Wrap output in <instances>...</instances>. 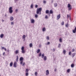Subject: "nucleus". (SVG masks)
<instances>
[{
    "label": "nucleus",
    "mask_w": 76,
    "mask_h": 76,
    "mask_svg": "<svg viewBox=\"0 0 76 76\" xmlns=\"http://www.w3.org/2000/svg\"><path fill=\"white\" fill-rule=\"evenodd\" d=\"M68 24H67L66 25V27H68Z\"/></svg>",
    "instance_id": "51"
},
{
    "label": "nucleus",
    "mask_w": 76,
    "mask_h": 76,
    "mask_svg": "<svg viewBox=\"0 0 76 76\" xmlns=\"http://www.w3.org/2000/svg\"><path fill=\"white\" fill-rule=\"evenodd\" d=\"M26 37V36L25 35H23V36L22 37L23 39H25V37Z\"/></svg>",
    "instance_id": "24"
},
{
    "label": "nucleus",
    "mask_w": 76,
    "mask_h": 76,
    "mask_svg": "<svg viewBox=\"0 0 76 76\" xmlns=\"http://www.w3.org/2000/svg\"><path fill=\"white\" fill-rule=\"evenodd\" d=\"M0 76H1L0 75Z\"/></svg>",
    "instance_id": "64"
},
{
    "label": "nucleus",
    "mask_w": 76,
    "mask_h": 76,
    "mask_svg": "<svg viewBox=\"0 0 76 76\" xmlns=\"http://www.w3.org/2000/svg\"><path fill=\"white\" fill-rule=\"evenodd\" d=\"M10 67H12V66H13V62H11L10 64Z\"/></svg>",
    "instance_id": "15"
},
{
    "label": "nucleus",
    "mask_w": 76,
    "mask_h": 76,
    "mask_svg": "<svg viewBox=\"0 0 76 76\" xmlns=\"http://www.w3.org/2000/svg\"><path fill=\"white\" fill-rule=\"evenodd\" d=\"M48 17L47 15H46L45 18V19H48Z\"/></svg>",
    "instance_id": "37"
},
{
    "label": "nucleus",
    "mask_w": 76,
    "mask_h": 76,
    "mask_svg": "<svg viewBox=\"0 0 76 76\" xmlns=\"http://www.w3.org/2000/svg\"><path fill=\"white\" fill-rule=\"evenodd\" d=\"M9 12L10 13H12L13 10H12V7H10L9 8Z\"/></svg>",
    "instance_id": "3"
},
{
    "label": "nucleus",
    "mask_w": 76,
    "mask_h": 76,
    "mask_svg": "<svg viewBox=\"0 0 76 76\" xmlns=\"http://www.w3.org/2000/svg\"><path fill=\"white\" fill-rule=\"evenodd\" d=\"M3 37H4V34H1L0 35V37L1 38H3Z\"/></svg>",
    "instance_id": "13"
},
{
    "label": "nucleus",
    "mask_w": 76,
    "mask_h": 76,
    "mask_svg": "<svg viewBox=\"0 0 76 76\" xmlns=\"http://www.w3.org/2000/svg\"><path fill=\"white\" fill-rule=\"evenodd\" d=\"M75 55H76V53H73L72 54V57H74L75 56Z\"/></svg>",
    "instance_id": "19"
},
{
    "label": "nucleus",
    "mask_w": 76,
    "mask_h": 76,
    "mask_svg": "<svg viewBox=\"0 0 76 76\" xmlns=\"http://www.w3.org/2000/svg\"><path fill=\"white\" fill-rule=\"evenodd\" d=\"M54 72H57V69H54Z\"/></svg>",
    "instance_id": "50"
},
{
    "label": "nucleus",
    "mask_w": 76,
    "mask_h": 76,
    "mask_svg": "<svg viewBox=\"0 0 76 76\" xmlns=\"http://www.w3.org/2000/svg\"><path fill=\"white\" fill-rule=\"evenodd\" d=\"M54 6L55 7H56L57 6V3L54 4Z\"/></svg>",
    "instance_id": "27"
},
{
    "label": "nucleus",
    "mask_w": 76,
    "mask_h": 76,
    "mask_svg": "<svg viewBox=\"0 0 76 76\" xmlns=\"http://www.w3.org/2000/svg\"><path fill=\"white\" fill-rule=\"evenodd\" d=\"M4 50H5V51H6V48H4Z\"/></svg>",
    "instance_id": "58"
},
{
    "label": "nucleus",
    "mask_w": 76,
    "mask_h": 76,
    "mask_svg": "<svg viewBox=\"0 0 76 76\" xmlns=\"http://www.w3.org/2000/svg\"><path fill=\"white\" fill-rule=\"evenodd\" d=\"M66 51L65 50H64L63 51V53L64 54H66Z\"/></svg>",
    "instance_id": "22"
},
{
    "label": "nucleus",
    "mask_w": 76,
    "mask_h": 76,
    "mask_svg": "<svg viewBox=\"0 0 76 76\" xmlns=\"http://www.w3.org/2000/svg\"><path fill=\"white\" fill-rule=\"evenodd\" d=\"M18 9H16L15 10V12L16 13H17V12H18Z\"/></svg>",
    "instance_id": "41"
},
{
    "label": "nucleus",
    "mask_w": 76,
    "mask_h": 76,
    "mask_svg": "<svg viewBox=\"0 0 76 76\" xmlns=\"http://www.w3.org/2000/svg\"><path fill=\"white\" fill-rule=\"evenodd\" d=\"M26 76H28L29 74L28 72H26L25 73Z\"/></svg>",
    "instance_id": "30"
},
{
    "label": "nucleus",
    "mask_w": 76,
    "mask_h": 76,
    "mask_svg": "<svg viewBox=\"0 0 76 76\" xmlns=\"http://www.w3.org/2000/svg\"><path fill=\"white\" fill-rule=\"evenodd\" d=\"M43 3H44V4L46 3V1H43Z\"/></svg>",
    "instance_id": "44"
},
{
    "label": "nucleus",
    "mask_w": 76,
    "mask_h": 76,
    "mask_svg": "<svg viewBox=\"0 0 76 76\" xmlns=\"http://www.w3.org/2000/svg\"><path fill=\"white\" fill-rule=\"evenodd\" d=\"M46 13V14H48L49 13V10H46L45 12Z\"/></svg>",
    "instance_id": "23"
},
{
    "label": "nucleus",
    "mask_w": 76,
    "mask_h": 76,
    "mask_svg": "<svg viewBox=\"0 0 76 76\" xmlns=\"http://www.w3.org/2000/svg\"><path fill=\"white\" fill-rule=\"evenodd\" d=\"M62 25H64V21H63V22L61 23Z\"/></svg>",
    "instance_id": "47"
},
{
    "label": "nucleus",
    "mask_w": 76,
    "mask_h": 76,
    "mask_svg": "<svg viewBox=\"0 0 76 76\" xmlns=\"http://www.w3.org/2000/svg\"><path fill=\"white\" fill-rule=\"evenodd\" d=\"M28 72H29V69H26V72H27V73H28Z\"/></svg>",
    "instance_id": "34"
},
{
    "label": "nucleus",
    "mask_w": 76,
    "mask_h": 76,
    "mask_svg": "<svg viewBox=\"0 0 76 76\" xmlns=\"http://www.w3.org/2000/svg\"><path fill=\"white\" fill-rule=\"evenodd\" d=\"M51 50H53L52 49Z\"/></svg>",
    "instance_id": "63"
},
{
    "label": "nucleus",
    "mask_w": 76,
    "mask_h": 76,
    "mask_svg": "<svg viewBox=\"0 0 76 76\" xmlns=\"http://www.w3.org/2000/svg\"><path fill=\"white\" fill-rule=\"evenodd\" d=\"M46 75H49V71H48V70H46Z\"/></svg>",
    "instance_id": "11"
},
{
    "label": "nucleus",
    "mask_w": 76,
    "mask_h": 76,
    "mask_svg": "<svg viewBox=\"0 0 76 76\" xmlns=\"http://www.w3.org/2000/svg\"><path fill=\"white\" fill-rule=\"evenodd\" d=\"M7 52H9V49H8L7 50Z\"/></svg>",
    "instance_id": "59"
},
{
    "label": "nucleus",
    "mask_w": 76,
    "mask_h": 76,
    "mask_svg": "<svg viewBox=\"0 0 76 76\" xmlns=\"http://www.w3.org/2000/svg\"><path fill=\"white\" fill-rule=\"evenodd\" d=\"M42 10V8H39L37 10L36 13L37 14H39L40 15L41 14V10Z\"/></svg>",
    "instance_id": "1"
},
{
    "label": "nucleus",
    "mask_w": 76,
    "mask_h": 76,
    "mask_svg": "<svg viewBox=\"0 0 76 76\" xmlns=\"http://www.w3.org/2000/svg\"><path fill=\"white\" fill-rule=\"evenodd\" d=\"M74 30H75V31H76V27L75 28V29H74Z\"/></svg>",
    "instance_id": "57"
},
{
    "label": "nucleus",
    "mask_w": 76,
    "mask_h": 76,
    "mask_svg": "<svg viewBox=\"0 0 76 76\" xmlns=\"http://www.w3.org/2000/svg\"><path fill=\"white\" fill-rule=\"evenodd\" d=\"M38 15H37V14H35V17L36 18H38Z\"/></svg>",
    "instance_id": "28"
},
{
    "label": "nucleus",
    "mask_w": 76,
    "mask_h": 76,
    "mask_svg": "<svg viewBox=\"0 0 76 76\" xmlns=\"http://www.w3.org/2000/svg\"><path fill=\"white\" fill-rule=\"evenodd\" d=\"M35 75L36 76H37V75H38V74L37 73V72H36L35 73Z\"/></svg>",
    "instance_id": "42"
},
{
    "label": "nucleus",
    "mask_w": 76,
    "mask_h": 76,
    "mask_svg": "<svg viewBox=\"0 0 76 76\" xmlns=\"http://www.w3.org/2000/svg\"><path fill=\"white\" fill-rule=\"evenodd\" d=\"M69 19H70H70H71L70 16H69Z\"/></svg>",
    "instance_id": "61"
},
{
    "label": "nucleus",
    "mask_w": 76,
    "mask_h": 76,
    "mask_svg": "<svg viewBox=\"0 0 76 76\" xmlns=\"http://www.w3.org/2000/svg\"><path fill=\"white\" fill-rule=\"evenodd\" d=\"M30 7H31V8H33V4H31L30 6Z\"/></svg>",
    "instance_id": "35"
},
{
    "label": "nucleus",
    "mask_w": 76,
    "mask_h": 76,
    "mask_svg": "<svg viewBox=\"0 0 76 76\" xmlns=\"http://www.w3.org/2000/svg\"><path fill=\"white\" fill-rule=\"evenodd\" d=\"M68 10H70L72 9V7H71V5L70 4H68Z\"/></svg>",
    "instance_id": "5"
},
{
    "label": "nucleus",
    "mask_w": 76,
    "mask_h": 76,
    "mask_svg": "<svg viewBox=\"0 0 76 76\" xmlns=\"http://www.w3.org/2000/svg\"><path fill=\"white\" fill-rule=\"evenodd\" d=\"M41 54H42V53H40L39 54V57H41Z\"/></svg>",
    "instance_id": "32"
},
{
    "label": "nucleus",
    "mask_w": 76,
    "mask_h": 76,
    "mask_svg": "<svg viewBox=\"0 0 76 76\" xmlns=\"http://www.w3.org/2000/svg\"><path fill=\"white\" fill-rule=\"evenodd\" d=\"M10 20H11V21H13V17L10 16Z\"/></svg>",
    "instance_id": "10"
},
{
    "label": "nucleus",
    "mask_w": 76,
    "mask_h": 76,
    "mask_svg": "<svg viewBox=\"0 0 76 76\" xmlns=\"http://www.w3.org/2000/svg\"><path fill=\"white\" fill-rule=\"evenodd\" d=\"M16 65H17V63L16 62H15L13 64V67H16Z\"/></svg>",
    "instance_id": "8"
},
{
    "label": "nucleus",
    "mask_w": 76,
    "mask_h": 76,
    "mask_svg": "<svg viewBox=\"0 0 76 76\" xmlns=\"http://www.w3.org/2000/svg\"><path fill=\"white\" fill-rule=\"evenodd\" d=\"M23 66H24L25 64V63L24 62H23V63H22V64Z\"/></svg>",
    "instance_id": "40"
},
{
    "label": "nucleus",
    "mask_w": 76,
    "mask_h": 76,
    "mask_svg": "<svg viewBox=\"0 0 76 76\" xmlns=\"http://www.w3.org/2000/svg\"><path fill=\"white\" fill-rule=\"evenodd\" d=\"M5 54V52H4L3 53V55L4 56V55Z\"/></svg>",
    "instance_id": "54"
},
{
    "label": "nucleus",
    "mask_w": 76,
    "mask_h": 76,
    "mask_svg": "<svg viewBox=\"0 0 76 76\" xmlns=\"http://www.w3.org/2000/svg\"><path fill=\"white\" fill-rule=\"evenodd\" d=\"M59 41L60 42H62V39H61V38H60L59 39Z\"/></svg>",
    "instance_id": "18"
},
{
    "label": "nucleus",
    "mask_w": 76,
    "mask_h": 76,
    "mask_svg": "<svg viewBox=\"0 0 76 76\" xmlns=\"http://www.w3.org/2000/svg\"><path fill=\"white\" fill-rule=\"evenodd\" d=\"M24 50V47H22L21 48V50Z\"/></svg>",
    "instance_id": "39"
},
{
    "label": "nucleus",
    "mask_w": 76,
    "mask_h": 76,
    "mask_svg": "<svg viewBox=\"0 0 76 76\" xmlns=\"http://www.w3.org/2000/svg\"><path fill=\"white\" fill-rule=\"evenodd\" d=\"M60 46H61V44H59L58 46V48H60Z\"/></svg>",
    "instance_id": "38"
},
{
    "label": "nucleus",
    "mask_w": 76,
    "mask_h": 76,
    "mask_svg": "<svg viewBox=\"0 0 76 76\" xmlns=\"http://www.w3.org/2000/svg\"><path fill=\"white\" fill-rule=\"evenodd\" d=\"M51 2L52 3H53V0H52Z\"/></svg>",
    "instance_id": "62"
},
{
    "label": "nucleus",
    "mask_w": 76,
    "mask_h": 76,
    "mask_svg": "<svg viewBox=\"0 0 76 76\" xmlns=\"http://www.w3.org/2000/svg\"><path fill=\"white\" fill-rule=\"evenodd\" d=\"M70 72V69H68L67 70V73H69Z\"/></svg>",
    "instance_id": "20"
},
{
    "label": "nucleus",
    "mask_w": 76,
    "mask_h": 76,
    "mask_svg": "<svg viewBox=\"0 0 76 76\" xmlns=\"http://www.w3.org/2000/svg\"><path fill=\"white\" fill-rule=\"evenodd\" d=\"M35 7H36V8H37V7H38V5H35Z\"/></svg>",
    "instance_id": "48"
},
{
    "label": "nucleus",
    "mask_w": 76,
    "mask_h": 76,
    "mask_svg": "<svg viewBox=\"0 0 76 76\" xmlns=\"http://www.w3.org/2000/svg\"><path fill=\"white\" fill-rule=\"evenodd\" d=\"M50 39V38L49 37V36H47L46 37V39H47V40H49V39Z\"/></svg>",
    "instance_id": "29"
},
{
    "label": "nucleus",
    "mask_w": 76,
    "mask_h": 76,
    "mask_svg": "<svg viewBox=\"0 0 76 76\" xmlns=\"http://www.w3.org/2000/svg\"><path fill=\"white\" fill-rule=\"evenodd\" d=\"M18 59H19V57L18 56H17V58L16 60V61H17V62H18Z\"/></svg>",
    "instance_id": "14"
},
{
    "label": "nucleus",
    "mask_w": 76,
    "mask_h": 76,
    "mask_svg": "<svg viewBox=\"0 0 76 76\" xmlns=\"http://www.w3.org/2000/svg\"><path fill=\"white\" fill-rule=\"evenodd\" d=\"M4 16H5V17H7V14H5Z\"/></svg>",
    "instance_id": "53"
},
{
    "label": "nucleus",
    "mask_w": 76,
    "mask_h": 76,
    "mask_svg": "<svg viewBox=\"0 0 76 76\" xmlns=\"http://www.w3.org/2000/svg\"><path fill=\"white\" fill-rule=\"evenodd\" d=\"M15 3H17L18 0H14Z\"/></svg>",
    "instance_id": "46"
},
{
    "label": "nucleus",
    "mask_w": 76,
    "mask_h": 76,
    "mask_svg": "<svg viewBox=\"0 0 76 76\" xmlns=\"http://www.w3.org/2000/svg\"><path fill=\"white\" fill-rule=\"evenodd\" d=\"M30 47L31 48L32 47V43H30L29 45Z\"/></svg>",
    "instance_id": "25"
},
{
    "label": "nucleus",
    "mask_w": 76,
    "mask_h": 76,
    "mask_svg": "<svg viewBox=\"0 0 76 76\" xmlns=\"http://www.w3.org/2000/svg\"><path fill=\"white\" fill-rule=\"evenodd\" d=\"M76 30H73V32L74 34L76 33Z\"/></svg>",
    "instance_id": "33"
},
{
    "label": "nucleus",
    "mask_w": 76,
    "mask_h": 76,
    "mask_svg": "<svg viewBox=\"0 0 76 76\" xmlns=\"http://www.w3.org/2000/svg\"><path fill=\"white\" fill-rule=\"evenodd\" d=\"M21 53L23 54H24V53H25V50H22Z\"/></svg>",
    "instance_id": "17"
},
{
    "label": "nucleus",
    "mask_w": 76,
    "mask_h": 76,
    "mask_svg": "<svg viewBox=\"0 0 76 76\" xmlns=\"http://www.w3.org/2000/svg\"><path fill=\"white\" fill-rule=\"evenodd\" d=\"M71 67H74V64H72L71 65Z\"/></svg>",
    "instance_id": "31"
},
{
    "label": "nucleus",
    "mask_w": 76,
    "mask_h": 76,
    "mask_svg": "<svg viewBox=\"0 0 76 76\" xmlns=\"http://www.w3.org/2000/svg\"><path fill=\"white\" fill-rule=\"evenodd\" d=\"M75 51V49H73L72 50V52H74Z\"/></svg>",
    "instance_id": "45"
},
{
    "label": "nucleus",
    "mask_w": 76,
    "mask_h": 76,
    "mask_svg": "<svg viewBox=\"0 0 76 76\" xmlns=\"http://www.w3.org/2000/svg\"><path fill=\"white\" fill-rule=\"evenodd\" d=\"M14 23L13 22H11V25H13Z\"/></svg>",
    "instance_id": "49"
},
{
    "label": "nucleus",
    "mask_w": 76,
    "mask_h": 76,
    "mask_svg": "<svg viewBox=\"0 0 76 76\" xmlns=\"http://www.w3.org/2000/svg\"><path fill=\"white\" fill-rule=\"evenodd\" d=\"M67 19H69V14H67Z\"/></svg>",
    "instance_id": "55"
},
{
    "label": "nucleus",
    "mask_w": 76,
    "mask_h": 76,
    "mask_svg": "<svg viewBox=\"0 0 76 76\" xmlns=\"http://www.w3.org/2000/svg\"><path fill=\"white\" fill-rule=\"evenodd\" d=\"M19 50H16L14 52L15 54H18V53H19Z\"/></svg>",
    "instance_id": "9"
},
{
    "label": "nucleus",
    "mask_w": 76,
    "mask_h": 76,
    "mask_svg": "<svg viewBox=\"0 0 76 76\" xmlns=\"http://www.w3.org/2000/svg\"><path fill=\"white\" fill-rule=\"evenodd\" d=\"M2 22H4V20H2Z\"/></svg>",
    "instance_id": "56"
},
{
    "label": "nucleus",
    "mask_w": 76,
    "mask_h": 76,
    "mask_svg": "<svg viewBox=\"0 0 76 76\" xmlns=\"http://www.w3.org/2000/svg\"><path fill=\"white\" fill-rule=\"evenodd\" d=\"M50 44V42H48L47 43H45V45H49Z\"/></svg>",
    "instance_id": "21"
},
{
    "label": "nucleus",
    "mask_w": 76,
    "mask_h": 76,
    "mask_svg": "<svg viewBox=\"0 0 76 76\" xmlns=\"http://www.w3.org/2000/svg\"><path fill=\"white\" fill-rule=\"evenodd\" d=\"M61 16L60 14H59L57 16V18L56 19L57 20H59V19H60Z\"/></svg>",
    "instance_id": "6"
},
{
    "label": "nucleus",
    "mask_w": 76,
    "mask_h": 76,
    "mask_svg": "<svg viewBox=\"0 0 76 76\" xmlns=\"http://www.w3.org/2000/svg\"><path fill=\"white\" fill-rule=\"evenodd\" d=\"M46 30V29L44 27L42 29V31L43 32H45Z\"/></svg>",
    "instance_id": "12"
},
{
    "label": "nucleus",
    "mask_w": 76,
    "mask_h": 76,
    "mask_svg": "<svg viewBox=\"0 0 76 76\" xmlns=\"http://www.w3.org/2000/svg\"><path fill=\"white\" fill-rule=\"evenodd\" d=\"M69 55L70 56L71 55V52H70V51L69 52Z\"/></svg>",
    "instance_id": "43"
},
{
    "label": "nucleus",
    "mask_w": 76,
    "mask_h": 76,
    "mask_svg": "<svg viewBox=\"0 0 76 76\" xmlns=\"http://www.w3.org/2000/svg\"><path fill=\"white\" fill-rule=\"evenodd\" d=\"M4 47H2V48H1V49L2 50H3V49H4Z\"/></svg>",
    "instance_id": "52"
},
{
    "label": "nucleus",
    "mask_w": 76,
    "mask_h": 76,
    "mask_svg": "<svg viewBox=\"0 0 76 76\" xmlns=\"http://www.w3.org/2000/svg\"><path fill=\"white\" fill-rule=\"evenodd\" d=\"M41 45H39V47H41Z\"/></svg>",
    "instance_id": "60"
},
{
    "label": "nucleus",
    "mask_w": 76,
    "mask_h": 76,
    "mask_svg": "<svg viewBox=\"0 0 76 76\" xmlns=\"http://www.w3.org/2000/svg\"><path fill=\"white\" fill-rule=\"evenodd\" d=\"M50 14H52V13H53V11H52V10H50Z\"/></svg>",
    "instance_id": "26"
},
{
    "label": "nucleus",
    "mask_w": 76,
    "mask_h": 76,
    "mask_svg": "<svg viewBox=\"0 0 76 76\" xmlns=\"http://www.w3.org/2000/svg\"><path fill=\"white\" fill-rule=\"evenodd\" d=\"M44 53H42L41 56L42 58H43L44 61H46L47 60V57L45 56H44Z\"/></svg>",
    "instance_id": "2"
},
{
    "label": "nucleus",
    "mask_w": 76,
    "mask_h": 76,
    "mask_svg": "<svg viewBox=\"0 0 76 76\" xmlns=\"http://www.w3.org/2000/svg\"><path fill=\"white\" fill-rule=\"evenodd\" d=\"M40 51L41 50H40V49H38L37 51V53H39L40 52Z\"/></svg>",
    "instance_id": "16"
},
{
    "label": "nucleus",
    "mask_w": 76,
    "mask_h": 76,
    "mask_svg": "<svg viewBox=\"0 0 76 76\" xmlns=\"http://www.w3.org/2000/svg\"><path fill=\"white\" fill-rule=\"evenodd\" d=\"M23 58L22 57H21L20 58V64H22L23 63Z\"/></svg>",
    "instance_id": "4"
},
{
    "label": "nucleus",
    "mask_w": 76,
    "mask_h": 76,
    "mask_svg": "<svg viewBox=\"0 0 76 76\" xmlns=\"http://www.w3.org/2000/svg\"><path fill=\"white\" fill-rule=\"evenodd\" d=\"M30 21L31 23H34L35 22V20L33 19H31L30 20Z\"/></svg>",
    "instance_id": "7"
},
{
    "label": "nucleus",
    "mask_w": 76,
    "mask_h": 76,
    "mask_svg": "<svg viewBox=\"0 0 76 76\" xmlns=\"http://www.w3.org/2000/svg\"><path fill=\"white\" fill-rule=\"evenodd\" d=\"M55 50H56V48H53V52H54V51H55Z\"/></svg>",
    "instance_id": "36"
}]
</instances>
